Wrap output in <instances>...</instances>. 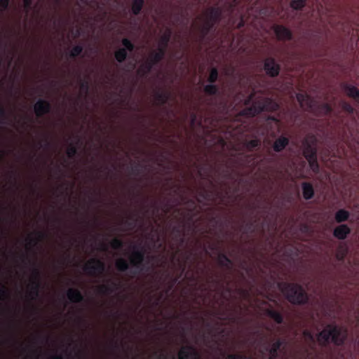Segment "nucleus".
<instances>
[{"label": "nucleus", "instance_id": "c03bdc74", "mask_svg": "<svg viewBox=\"0 0 359 359\" xmlns=\"http://www.w3.org/2000/svg\"><path fill=\"white\" fill-rule=\"evenodd\" d=\"M77 152L78 149L76 146L71 144L67 150V155L69 158H74L77 154Z\"/></svg>", "mask_w": 359, "mask_h": 359}, {"label": "nucleus", "instance_id": "bb28decb", "mask_svg": "<svg viewBox=\"0 0 359 359\" xmlns=\"http://www.w3.org/2000/svg\"><path fill=\"white\" fill-rule=\"evenodd\" d=\"M350 212L345 209H340L335 213V220L337 223H342L349 219Z\"/></svg>", "mask_w": 359, "mask_h": 359}, {"label": "nucleus", "instance_id": "ea45409f", "mask_svg": "<svg viewBox=\"0 0 359 359\" xmlns=\"http://www.w3.org/2000/svg\"><path fill=\"white\" fill-rule=\"evenodd\" d=\"M241 231H243V233H248L249 232L252 233L255 231V222H248L245 225H242L241 226Z\"/></svg>", "mask_w": 359, "mask_h": 359}, {"label": "nucleus", "instance_id": "6ab92c4d", "mask_svg": "<svg viewBox=\"0 0 359 359\" xmlns=\"http://www.w3.org/2000/svg\"><path fill=\"white\" fill-rule=\"evenodd\" d=\"M262 112H263V108L261 107L259 101L255 102L251 107L243 110V114L245 115L251 117L255 116Z\"/></svg>", "mask_w": 359, "mask_h": 359}, {"label": "nucleus", "instance_id": "774afa93", "mask_svg": "<svg viewBox=\"0 0 359 359\" xmlns=\"http://www.w3.org/2000/svg\"><path fill=\"white\" fill-rule=\"evenodd\" d=\"M308 229H309L308 226L305 224V225H304V226H302V231L306 232V231H308Z\"/></svg>", "mask_w": 359, "mask_h": 359}, {"label": "nucleus", "instance_id": "ddd939ff", "mask_svg": "<svg viewBox=\"0 0 359 359\" xmlns=\"http://www.w3.org/2000/svg\"><path fill=\"white\" fill-rule=\"evenodd\" d=\"M351 233V229L347 224H341L333 231V236L339 240H344Z\"/></svg>", "mask_w": 359, "mask_h": 359}, {"label": "nucleus", "instance_id": "f257e3e1", "mask_svg": "<svg viewBox=\"0 0 359 359\" xmlns=\"http://www.w3.org/2000/svg\"><path fill=\"white\" fill-rule=\"evenodd\" d=\"M278 287L291 304L304 305L309 302V295L300 284L280 282Z\"/></svg>", "mask_w": 359, "mask_h": 359}, {"label": "nucleus", "instance_id": "9b49d317", "mask_svg": "<svg viewBox=\"0 0 359 359\" xmlns=\"http://www.w3.org/2000/svg\"><path fill=\"white\" fill-rule=\"evenodd\" d=\"M273 29L278 40H292V33L286 27L281 25H275L273 26Z\"/></svg>", "mask_w": 359, "mask_h": 359}, {"label": "nucleus", "instance_id": "6e6d98bb", "mask_svg": "<svg viewBox=\"0 0 359 359\" xmlns=\"http://www.w3.org/2000/svg\"><path fill=\"white\" fill-rule=\"evenodd\" d=\"M191 256V252H186L184 254L185 260H184V262L182 264V271H184L185 270L186 262L190 259Z\"/></svg>", "mask_w": 359, "mask_h": 359}, {"label": "nucleus", "instance_id": "f3484780", "mask_svg": "<svg viewBox=\"0 0 359 359\" xmlns=\"http://www.w3.org/2000/svg\"><path fill=\"white\" fill-rule=\"evenodd\" d=\"M172 36V30L170 28L166 29L165 32L161 36L160 39L159 46L157 49H162L163 53H166V49L168 48V43L170 41Z\"/></svg>", "mask_w": 359, "mask_h": 359}, {"label": "nucleus", "instance_id": "9d476101", "mask_svg": "<svg viewBox=\"0 0 359 359\" xmlns=\"http://www.w3.org/2000/svg\"><path fill=\"white\" fill-rule=\"evenodd\" d=\"M34 111L36 116L41 118L51 111V104L46 100L39 99L34 106Z\"/></svg>", "mask_w": 359, "mask_h": 359}, {"label": "nucleus", "instance_id": "c756f323", "mask_svg": "<svg viewBox=\"0 0 359 359\" xmlns=\"http://www.w3.org/2000/svg\"><path fill=\"white\" fill-rule=\"evenodd\" d=\"M36 233L37 236L36 238H32V237L29 236L27 238V241L28 244L33 247L36 246L37 245V243H39V241L44 239L46 237V234L43 231H37Z\"/></svg>", "mask_w": 359, "mask_h": 359}, {"label": "nucleus", "instance_id": "aec40b11", "mask_svg": "<svg viewBox=\"0 0 359 359\" xmlns=\"http://www.w3.org/2000/svg\"><path fill=\"white\" fill-rule=\"evenodd\" d=\"M303 197L306 200H310L314 196V189L310 182H304L302 183Z\"/></svg>", "mask_w": 359, "mask_h": 359}, {"label": "nucleus", "instance_id": "a18cd8bd", "mask_svg": "<svg viewBox=\"0 0 359 359\" xmlns=\"http://www.w3.org/2000/svg\"><path fill=\"white\" fill-rule=\"evenodd\" d=\"M172 231L176 234V238L180 239V244H183L184 242V238L182 236V229L180 226H175L172 228Z\"/></svg>", "mask_w": 359, "mask_h": 359}, {"label": "nucleus", "instance_id": "cd10ccee", "mask_svg": "<svg viewBox=\"0 0 359 359\" xmlns=\"http://www.w3.org/2000/svg\"><path fill=\"white\" fill-rule=\"evenodd\" d=\"M130 264L124 258H119L116 261L115 266L119 272H126L129 269Z\"/></svg>", "mask_w": 359, "mask_h": 359}, {"label": "nucleus", "instance_id": "2f4dec72", "mask_svg": "<svg viewBox=\"0 0 359 359\" xmlns=\"http://www.w3.org/2000/svg\"><path fill=\"white\" fill-rule=\"evenodd\" d=\"M114 57L117 62L122 63L128 57V51L125 48H118L114 53Z\"/></svg>", "mask_w": 359, "mask_h": 359}, {"label": "nucleus", "instance_id": "69168bd1", "mask_svg": "<svg viewBox=\"0 0 359 359\" xmlns=\"http://www.w3.org/2000/svg\"><path fill=\"white\" fill-rule=\"evenodd\" d=\"M113 345H114V348H116L117 349H118L120 348V345H119V344L118 343L117 341H114L113 342Z\"/></svg>", "mask_w": 359, "mask_h": 359}, {"label": "nucleus", "instance_id": "4be33fe9", "mask_svg": "<svg viewBox=\"0 0 359 359\" xmlns=\"http://www.w3.org/2000/svg\"><path fill=\"white\" fill-rule=\"evenodd\" d=\"M283 344V341L280 339H278L275 342L273 343L271 347L269 350L270 354L269 359H276L278 357V351Z\"/></svg>", "mask_w": 359, "mask_h": 359}, {"label": "nucleus", "instance_id": "c85d7f7f", "mask_svg": "<svg viewBox=\"0 0 359 359\" xmlns=\"http://www.w3.org/2000/svg\"><path fill=\"white\" fill-rule=\"evenodd\" d=\"M144 5V0H133L131 10L132 13L135 15H137L140 13L143 6Z\"/></svg>", "mask_w": 359, "mask_h": 359}, {"label": "nucleus", "instance_id": "3c124183", "mask_svg": "<svg viewBox=\"0 0 359 359\" xmlns=\"http://www.w3.org/2000/svg\"><path fill=\"white\" fill-rule=\"evenodd\" d=\"M80 88H81V90L83 92H85L86 93H87L89 90V88H90V86H89V83L87 80H81V82H80Z\"/></svg>", "mask_w": 359, "mask_h": 359}, {"label": "nucleus", "instance_id": "49530a36", "mask_svg": "<svg viewBox=\"0 0 359 359\" xmlns=\"http://www.w3.org/2000/svg\"><path fill=\"white\" fill-rule=\"evenodd\" d=\"M222 356L226 359H245V356L242 354H229L226 352H222Z\"/></svg>", "mask_w": 359, "mask_h": 359}, {"label": "nucleus", "instance_id": "13d9d810", "mask_svg": "<svg viewBox=\"0 0 359 359\" xmlns=\"http://www.w3.org/2000/svg\"><path fill=\"white\" fill-rule=\"evenodd\" d=\"M346 256V252H338L337 254V258L339 261H343Z\"/></svg>", "mask_w": 359, "mask_h": 359}, {"label": "nucleus", "instance_id": "473e14b6", "mask_svg": "<svg viewBox=\"0 0 359 359\" xmlns=\"http://www.w3.org/2000/svg\"><path fill=\"white\" fill-rule=\"evenodd\" d=\"M204 92L208 95H216L219 93V88L215 83H210L205 86Z\"/></svg>", "mask_w": 359, "mask_h": 359}, {"label": "nucleus", "instance_id": "5701e85b", "mask_svg": "<svg viewBox=\"0 0 359 359\" xmlns=\"http://www.w3.org/2000/svg\"><path fill=\"white\" fill-rule=\"evenodd\" d=\"M154 97L159 105H164L170 99V94L168 92L158 90L155 93Z\"/></svg>", "mask_w": 359, "mask_h": 359}, {"label": "nucleus", "instance_id": "864d4df0", "mask_svg": "<svg viewBox=\"0 0 359 359\" xmlns=\"http://www.w3.org/2000/svg\"><path fill=\"white\" fill-rule=\"evenodd\" d=\"M181 198H182V200L184 201V203L189 205V206H191L193 208V210L195 209L196 208V201L194 199H188L186 197L183 196H181Z\"/></svg>", "mask_w": 359, "mask_h": 359}, {"label": "nucleus", "instance_id": "680f3d73", "mask_svg": "<svg viewBox=\"0 0 359 359\" xmlns=\"http://www.w3.org/2000/svg\"><path fill=\"white\" fill-rule=\"evenodd\" d=\"M22 259L23 262H28L29 263L31 262L30 260L28 259V257L27 256H25V255H22Z\"/></svg>", "mask_w": 359, "mask_h": 359}, {"label": "nucleus", "instance_id": "e433bc0d", "mask_svg": "<svg viewBox=\"0 0 359 359\" xmlns=\"http://www.w3.org/2000/svg\"><path fill=\"white\" fill-rule=\"evenodd\" d=\"M121 43L123 46V48L126 49L128 52H133L135 50L134 43L128 38H123L121 41Z\"/></svg>", "mask_w": 359, "mask_h": 359}, {"label": "nucleus", "instance_id": "8fccbe9b", "mask_svg": "<svg viewBox=\"0 0 359 359\" xmlns=\"http://www.w3.org/2000/svg\"><path fill=\"white\" fill-rule=\"evenodd\" d=\"M342 109L348 114H353L355 112V109L348 102H344L342 104Z\"/></svg>", "mask_w": 359, "mask_h": 359}, {"label": "nucleus", "instance_id": "79ce46f5", "mask_svg": "<svg viewBox=\"0 0 359 359\" xmlns=\"http://www.w3.org/2000/svg\"><path fill=\"white\" fill-rule=\"evenodd\" d=\"M320 111L324 115H329L332 112V107L328 103H323L319 105Z\"/></svg>", "mask_w": 359, "mask_h": 359}, {"label": "nucleus", "instance_id": "338daca9", "mask_svg": "<svg viewBox=\"0 0 359 359\" xmlns=\"http://www.w3.org/2000/svg\"><path fill=\"white\" fill-rule=\"evenodd\" d=\"M5 156V153L3 151H0V161H1Z\"/></svg>", "mask_w": 359, "mask_h": 359}, {"label": "nucleus", "instance_id": "72a5a7b5", "mask_svg": "<svg viewBox=\"0 0 359 359\" xmlns=\"http://www.w3.org/2000/svg\"><path fill=\"white\" fill-rule=\"evenodd\" d=\"M243 144L248 150L252 151L253 149L259 147L261 145V141L255 138L251 140H245Z\"/></svg>", "mask_w": 359, "mask_h": 359}, {"label": "nucleus", "instance_id": "39448f33", "mask_svg": "<svg viewBox=\"0 0 359 359\" xmlns=\"http://www.w3.org/2000/svg\"><path fill=\"white\" fill-rule=\"evenodd\" d=\"M32 264V280L29 284V296L32 300H35L39 297L40 290L41 288V272L35 263Z\"/></svg>", "mask_w": 359, "mask_h": 359}, {"label": "nucleus", "instance_id": "7ed1b4c3", "mask_svg": "<svg viewBox=\"0 0 359 359\" xmlns=\"http://www.w3.org/2000/svg\"><path fill=\"white\" fill-rule=\"evenodd\" d=\"M133 250L132 256L130 257V264L133 269L130 270V276L132 278L140 274L144 271H148L144 264L145 253L142 249H139L137 245H133Z\"/></svg>", "mask_w": 359, "mask_h": 359}, {"label": "nucleus", "instance_id": "58836bf2", "mask_svg": "<svg viewBox=\"0 0 359 359\" xmlns=\"http://www.w3.org/2000/svg\"><path fill=\"white\" fill-rule=\"evenodd\" d=\"M83 50V47L81 45H76L72 48L69 53V57L72 58H75L76 57L80 55Z\"/></svg>", "mask_w": 359, "mask_h": 359}, {"label": "nucleus", "instance_id": "09e8293b", "mask_svg": "<svg viewBox=\"0 0 359 359\" xmlns=\"http://www.w3.org/2000/svg\"><path fill=\"white\" fill-rule=\"evenodd\" d=\"M9 293L6 287L3 285H0V299H8Z\"/></svg>", "mask_w": 359, "mask_h": 359}, {"label": "nucleus", "instance_id": "f704fd0d", "mask_svg": "<svg viewBox=\"0 0 359 359\" xmlns=\"http://www.w3.org/2000/svg\"><path fill=\"white\" fill-rule=\"evenodd\" d=\"M306 0H292L290 5L294 10L300 11L306 6Z\"/></svg>", "mask_w": 359, "mask_h": 359}, {"label": "nucleus", "instance_id": "423d86ee", "mask_svg": "<svg viewBox=\"0 0 359 359\" xmlns=\"http://www.w3.org/2000/svg\"><path fill=\"white\" fill-rule=\"evenodd\" d=\"M105 268V264L102 260L92 258L84 265L83 271L90 276H102Z\"/></svg>", "mask_w": 359, "mask_h": 359}, {"label": "nucleus", "instance_id": "e2e57ef3", "mask_svg": "<svg viewBox=\"0 0 359 359\" xmlns=\"http://www.w3.org/2000/svg\"><path fill=\"white\" fill-rule=\"evenodd\" d=\"M32 354L36 357V358H38L39 357V351L38 350L35 349V350H32Z\"/></svg>", "mask_w": 359, "mask_h": 359}, {"label": "nucleus", "instance_id": "f8f14e48", "mask_svg": "<svg viewBox=\"0 0 359 359\" xmlns=\"http://www.w3.org/2000/svg\"><path fill=\"white\" fill-rule=\"evenodd\" d=\"M121 287V285L120 283L112 280H109L108 284H102L100 285L98 290L100 294H110Z\"/></svg>", "mask_w": 359, "mask_h": 359}, {"label": "nucleus", "instance_id": "c9c22d12", "mask_svg": "<svg viewBox=\"0 0 359 359\" xmlns=\"http://www.w3.org/2000/svg\"><path fill=\"white\" fill-rule=\"evenodd\" d=\"M309 163V167L312 170V171L317 174L319 172L320 167L318 163L317 156L311 158L306 159Z\"/></svg>", "mask_w": 359, "mask_h": 359}, {"label": "nucleus", "instance_id": "1a4fd4ad", "mask_svg": "<svg viewBox=\"0 0 359 359\" xmlns=\"http://www.w3.org/2000/svg\"><path fill=\"white\" fill-rule=\"evenodd\" d=\"M179 359H202L200 352L193 346H182L178 353Z\"/></svg>", "mask_w": 359, "mask_h": 359}, {"label": "nucleus", "instance_id": "a878e982", "mask_svg": "<svg viewBox=\"0 0 359 359\" xmlns=\"http://www.w3.org/2000/svg\"><path fill=\"white\" fill-rule=\"evenodd\" d=\"M221 16V10L217 7H211L208 11V18L207 20H210L215 25Z\"/></svg>", "mask_w": 359, "mask_h": 359}, {"label": "nucleus", "instance_id": "b1692460", "mask_svg": "<svg viewBox=\"0 0 359 359\" xmlns=\"http://www.w3.org/2000/svg\"><path fill=\"white\" fill-rule=\"evenodd\" d=\"M297 100L299 103L301 107L306 106L307 108L311 109L312 107V102L309 95L306 93H297Z\"/></svg>", "mask_w": 359, "mask_h": 359}, {"label": "nucleus", "instance_id": "a19ab883", "mask_svg": "<svg viewBox=\"0 0 359 359\" xmlns=\"http://www.w3.org/2000/svg\"><path fill=\"white\" fill-rule=\"evenodd\" d=\"M110 245L114 250H121L124 246V243L121 239L118 238H114L111 241Z\"/></svg>", "mask_w": 359, "mask_h": 359}, {"label": "nucleus", "instance_id": "f03ea898", "mask_svg": "<svg viewBox=\"0 0 359 359\" xmlns=\"http://www.w3.org/2000/svg\"><path fill=\"white\" fill-rule=\"evenodd\" d=\"M347 337V332L336 325L329 324L317 335V340L322 346H327L330 341L336 346H342Z\"/></svg>", "mask_w": 359, "mask_h": 359}, {"label": "nucleus", "instance_id": "de8ad7c7", "mask_svg": "<svg viewBox=\"0 0 359 359\" xmlns=\"http://www.w3.org/2000/svg\"><path fill=\"white\" fill-rule=\"evenodd\" d=\"M140 168H141V164L137 163H135V165L130 166V168H128V169H129V172L131 175L137 176L140 174Z\"/></svg>", "mask_w": 359, "mask_h": 359}, {"label": "nucleus", "instance_id": "20e7f679", "mask_svg": "<svg viewBox=\"0 0 359 359\" xmlns=\"http://www.w3.org/2000/svg\"><path fill=\"white\" fill-rule=\"evenodd\" d=\"M165 55V53H163L162 49L152 51L144 63L141 65L138 72L142 74V76L149 74L154 67L164 58Z\"/></svg>", "mask_w": 359, "mask_h": 359}, {"label": "nucleus", "instance_id": "4468645a", "mask_svg": "<svg viewBox=\"0 0 359 359\" xmlns=\"http://www.w3.org/2000/svg\"><path fill=\"white\" fill-rule=\"evenodd\" d=\"M69 300L73 303H80L84 300L83 295L79 289L69 288L67 292Z\"/></svg>", "mask_w": 359, "mask_h": 359}, {"label": "nucleus", "instance_id": "4d7b16f0", "mask_svg": "<svg viewBox=\"0 0 359 359\" xmlns=\"http://www.w3.org/2000/svg\"><path fill=\"white\" fill-rule=\"evenodd\" d=\"M23 3L25 8L29 11L32 6V0H23Z\"/></svg>", "mask_w": 359, "mask_h": 359}, {"label": "nucleus", "instance_id": "052dcab7", "mask_svg": "<svg viewBox=\"0 0 359 359\" xmlns=\"http://www.w3.org/2000/svg\"><path fill=\"white\" fill-rule=\"evenodd\" d=\"M100 249L102 251H107L108 249V247L106 243H104V242H101L100 243Z\"/></svg>", "mask_w": 359, "mask_h": 359}, {"label": "nucleus", "instance_id": "393cba45", "mask_svg": "<svg viewBox=\"0 0 359 359\" xmlns=\"http://www.w3.org/2000/svg\"><path fill=\"white\" fill-rule=\"evenodd\" d=\"M265 312L266 314L277 324H282L283 323V316L279 311L272 309H267Z\"/></svg>", "mask_w": 359, "mask_h": 359}, {"label": "nucleus", "instance_id": "dca6fc26", "mask_svg": "<svg viewBox=\"0 0 359 359\" xmlns=\"http://www.w3.org/2000/svg\"><path fill=\"white\" fill-rule=\"evenodd\" d=\"M261 107L263 108V111H275L279 109V105L277 102L271 98H265L259 101Z\"/></svg>", "mask_w": 359, "mask_h": 359}, {"label": "nucleus", "instance_id": "4c0bfd02", "mask_svg": "<svg viewBox=\"0 0 359 359\" xmlns=\"http://www.w3.org/2000/svg\"><path fill=\"white\" fill-rule=\"evenodd\" d=\"M218 76H219V73H218L217 69L216 67H213L210 69V74H209V76L208 79V81L210 83H215L217 81Z\"/></svg>", "mask_w": 359, "mask_h": 359}, {"label": "nucleus", "instance_id": "2eb2a0df", "mask_svg": "<svg viewBox=\"0 0 359 359\" xmlns=\"http://www.w3.org/2000/svg\"><path fill=\"white\" fill-rule=\"evenodd\" d=\"M343 88L348 97L353 99L359 104V89L358 88L345 83L343 84Z\"/></svg>", "mask_w": 359, "mask_h": 359}, {"label": "nucleus", "instance_id": "6e6552de", "mask_svg": "<svg viewBox=\"0 0 359 359\" xmlns=\"http://www.w3.org/2000/svg\"><path fill=\"white\" fill-rule=\"evenodd\" d=\"M316 139L314 136H311L310 139L304 140L303 144V155L306 159L314 158L317 156V149L316 147Z\"/></svg>", "mask_w": 359, "mask_h": 359}, {"label": "nucleus", "instance_id": "a211bd4d", "mask_svg": "<svg viewBox=\"0 0 359 359\" xmlns=\"http://www.w3.org/2000/svg\"><path fill=\"white\" fill-rule=\"evenodd\" d=\"M218 264L226 269L227 270H231L233 267L232 260L224 252H220L217 257Z\"/></svg>", "mask_w": 359, "mask_h": 359}, {"label": "nucleus", "instance_id": "412c9836", "mask_svg": "<svg viewBox=\"0 0 359 359\" xmlns=\"http://www.w3.org/2000/svg\"><path fill=\"white\" fill-rule=\"evenodd\" d=\"M289 144V139L285 136H280L273 143V149L276 152L282 151Z\"/></svg>", "mask_w": 359, "mask_h": 359}, {"label": "nucleus", "instance_id": "0e129e2a", "mask_svg": "<svg viewBox=\"0 0 359 359\" xmlns=\"http://www.w3.org/2000/svg\"><path fill=\"white\" fill-rule=\"evenodd\" d=\"M244 26V21L243 19L241 20V21L239 22L238 25V28H241Z\"/></svg>", "mask_w": 359, "mask_h": 359}, {"label": "nucleus", "instance_id": "bf43d9fd", "mask_svg": "<svg viewBox=\"0 0 359 359\" xmlns=\"http://www.w3.org/2000/svg\"><path fill=\"white\" fill-rule=\"evenodd\" d=\"M134 216H132L130 217V220H133L132 222H130V221H126V224L129 226H134V222H135L136 219H135L134 218Z\"/></svg>", "mask_w": 359, "mask_h": 359}, {"label": "nucleus", "instance_id": "7c9ffc66", "mask_svg": "<svg viewBox=\"0 0 359 359\" xmlns=\"http://www.w3.org/2000/svg\"><path fill=\"white\" fill-rule=\"evenodd\" d=\"M215 24L210 20H205L203 26L201 27V33L202 38H205L210 32L214 28Z\"/></svg>", "mask_w": 359, "mask_h": 359}, {"label": "nucleus", "instance_id": "603ef678", "mask_svg": "<svg viewBox=\"0 0 359 359\" xmlns=\"http://www.w3.org/2000/svg\"><path fill=\"white\" fill-rule=\"evenodd\" d=\"M303 336L306 339H307L308 340H309L312 342H314V341H315L314 336H313V333L309 330H304Z\"/></svg>", "mask_w": 359, "mask_h": 359}, {"label": "nucleus", "instance_id": "5fc2aeb1", "mask_svg": "<svg viewBox=\"0 0 359 359\" xmlns=\"http://www.w3.org/2000/svg\"><path fill=\"white\" fill-rule=\"evenodd\" d=\"M10 0H0V10L6 11L9 6Z\"/></svg>", "mask_w": 359, "mask_h": 359}, {"label": "nucleus", "instance_id": "37998d69", "mask_svg": "<svg viewBox=\"0 0 359 359\" xmlns=\"http://www.w3.org/2000/svg\"><path fill=\"white\" fill-rule=\"evenodd\" d=\"M198 198H197V201L199 203L201 202V199L208 201L210 200V193L205 189L201 190L200 191H198Z\"/></svg>", "mask_w": 359, "mask_h": 359}, {"label": "nucleus", "instance_id": "0eeeda50", "mask_svg": "<svg viewBox=\"0 0 359 359\" xmlns=\"http://www.w3.org/2000/svg\"><path fill=\"white\" fill-rule=\"evenodd\" d=\"M264 69L269 76L274 78L279 75L280 65L274 57H268L264 61Z\"/></svg>", "mask_w": 359, "mask_h": 359}]
</instances>
